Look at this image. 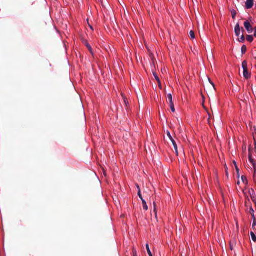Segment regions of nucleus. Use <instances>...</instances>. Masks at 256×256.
I'll list each match as a JSON object with an SVG mask.
<instances>
[{
	"instance_id": "f257e3e1",
	"label": "nucleus",
	"mask_w": 256,
	"mask_h": 256,
	"mask_svg": "<svg viewBox=\"0 0 256 256\" xmlns=\"http://www.w3.org/2000/svg\"><path fill=\"white\" fill-rule=\"evenodd\" d=\"M242 68L244 70L243 75L245 78L248 79L250 77V74L248 71V63L246 60H244L242 62Z\"/></svg>"
},
{
	"instance_id": "f03ea898",
	"label": "nucleus",
	"mask_w": 256,
	"mask_h": 256,
	"mask_svg": "<svg viewBox=\"0 0 256 256\" xmlns=\"http://www.w3.org/2000/svg\"><path fill=\"white\" fill-rule=\"evenodd\" d=\"M248 158H249V162H250V164L253 167L254 172V174L256 173V162L252 158L250 151V154H249V156H248Z\"/></svg>"
},
{
	"instance_id": "7ed1b4c3",
	"label": "nucleus",
	"mask_w": 256,
	"mask_h": 256,
	"mask_svg": "<svg viewBox=\"0 0 256 256\" xmlns=\"http://www.w3.org/2000/svg\"><path fill=\"white\" fill-rule=\"evenodd\" d=\"M244 26L248 33H252V32L253 28L250 22L248 20L244 22Z\"/></svg>"
},
{
	"instance_id": "20e7f679",
	"label": "nucleus",
	"mask_w": 256,
	"mask_h": 256,
	"mask_svg": "<svg viewBox=\"0 0 256 256\" xmlns=\"http://www.w3.org/2000/svg\"><path fill=\"white\" fill-rule=\"evenodd\" d=\"M254 6V0H246V7L247 9L251 8Z\"/></svg>"
},
{
	"instance_id": "39448f33",
	"label": "nucleus",
	"mask_w": 256,
	"mask_h": 256,
	"mask_svg": "<svg viewBox=\"0 0 256 256\" xmlns=\"http://www.w3.org/2000/svg\"><path fill=\"white\" fill-rule=\"evenodd\" d=\"M234 32L236 36H239L240 34V28L238 24H237L235 26Z\"/></svg>"
},
{
	"instance_id": "423d86ee",
	"label": "nucleus",
	"mask_w": 256,
	"mask_h": 256,
	"mask_svg": "<svg viewBox=\"0 0 256 256\" xmlns=\"http://www.w3.org/2000/svg\"><path fill=\"white\" fill-rule=\"evenodd\" d=\"M167 102H168L170 104L174 103L172 102V96L170 94H168Z\"/></svg>"
},
{
	"instance_id": "0eeeda50",
	"label": "nucleus",
	"mask_w": 256,
	"mask_h": 256,
	"mask_svg": "<svg viewBox=\"0 0 256 256\" xmlns=\"http://www.w3.org/2000/svg\"><path fill=\"white\" fill-rule=\"evenodd\" d=\"M171 142H172V144H173V146L174 147L176 153L178 155V146H177V144H176V142H175V140L174 139L172 140H171Z\"/></svg>"
},
{
	"instance_id": "6e6552de",
	"label": "nucleus",
	"mask_w": 256,
	"mask_h": 256,
	"mask_svg": "<svg viewBox=\"0 0 256 256\" xmlns=\"http://www.w3.org/2000/svg\"><path fill=\"white\" fill-rule=\"evenodd\" d=\"M153 75H154L155 79L158 82L159 86L160 87L161 86V82H160V79L158 78V74H156V72H153Z\"/></svg>"
},
{
	"instance_id": "1a4fd4ad",
	"label": "nucleus",
	"mask_w": 256,
	"mask_h": 256,
	"mask_svg": "<svg viewBox=\"0 0 256 256\" xmlns=\"http://www.w3.org/2000/svg\"><path fill=\"white\" fill-rule=\"evenodd\" d=\"M86 46L87 47V48H88V50L90 51V54L93 55L94 53H93V51H92V48L91 47V46H90V44H88L86 42Z\"/></svg>"
},
{
	"instance_id": "9d476101",
	"label": "nucleus",
	"mask_w": 256,
	"mask_h": 256,
	"mask_svg": "<svg viewBox=\"0 0 256 256\" xmlns=\"http://www.w3.org/2000/svg\"><path fill=\"white\" fill-rule=\"evenodd\" d=\"M142 206L143 208L145 210H148V206L146 204V202L144 200H142Z\"/></svg>"
},
{
	"instance_id": "9b49d317",
	"label": "nucleus",
	"mask_w": 256,
	"mask_h": 256,
	"mask_svg": "<svg viewBox=\"0 0 256 256\" xmlns=\"http://www.w3.org/2000/svg\"><path fill=\"white\" fill-rule=\"evenodd\" d=\"M146 246V250H147V252H148V254L149 256H152V253L150 250V247H149V245L148 244H147Z\"/></svg>"
},
{
	"instance_id": "f8f14e48",
	"label": "nucleus",
	"mask_w": 256,
	"mask_h": 256,
	"mask_svg": "<svg viewBox=\"0 0 256 256\" xmlns=\"http://www.w3.org/2000/svg\"><path fill=\"white\" fill-rule=\"evenodd\" d=\"M122 96L123 98L124 102L126 106H128V100L127 98H126V96L122 94Z\"/></svg>"
},
{
	"instance_id": "ddd939ff",
	"label": "nucleus",
	"mask_w": 256,
	"mask_h": 256,
	"mask_svg": "<svg viewBox=\"0 0 256 256\" xmlns=\"http://www.w3.org/2000/svg\"><path fill=\"white\" fill-rule=\"evenodd\" d=\"M136 187H137V188L138 189V196L141 199V200H144L143 198H142V195L141 194L139 186L137 184L136 185Z\"/></svg>"
},
{
	"instance_id": "4468645a",
	"label": "nucleus",
	"mask_w": 256,
	"mask_h": 256,
	"mask_svg": "<svg viewBox=\"0 0 256 256\" xmlns=\"http://www.w3.org/2000/svg\"><path fill=\"white\" fill-rule=\"evenodd\" d=\"M246 40L248 42H252L254 40L253 36H250V35L247 36H246Z\"/></svg>"
},
{
	"instance_id": "2eb2a0df",
	"label": "nucleus",
	"mask_w": 256,
	"mask_h": 256,
	"mask_svg": "<svg viewBox=\"0 0 256 256\" xmlns=\"http://www.w3.org/2000/svg\"><path fill=\"white\" fill-rule=\"evenodd\" d=\"M250 235H251V238H252V240L254 242H256V236L254 234L253 232H251Z\"/></svg>"
},
{
	"instance_id": "dca6fc26",
	"label": "nucleus",
	"mask_w": 256,
	"mask_h": 256,
	"mask_svg": "<svg viewBox=\"0 0 256 256\" xmlns=\"http://www.w3.org/2000/svg\"><path fill=\"white\" fill-rule=\"evenodd\" d=\"M242 52V54H244L246 51V47L245 45H244L241 48Z\"/></svg>"
},
{
	"instance_id": "f3484780",
	"label": "nucleus",
	"mask_w": 256,
	"mask_h": 256,
	"mask_svg": "<svg viewBox=\"0 0 256 256\" xmlns=\"http://www.w3.org/2000/svg\"><path fill=\"white\" fill-rule=\"evenodd\" d=\"M190 37L191 39H194L195 38L194 32L192 30H191L190 32Z\"/></svg>"
},
{
	"instance_id": "a211bd4d",
	"label": "nucleus",
	"mask_w": 256,
	"mask_h": 256,
	"mask_svg": "<svg viewBox=\"0 0 256 256\" xmlns=\"http://www.w3.org/2000/svg\"><path fill=\"white\" fill-rule=\"evenodd\" d=\"M170 109H171V110L174 112H175V108H174V104H170Z\"/></svg>"
},
{
	"instance_id": "6ab92c4d",
	"label": "nucleus",
	"mask_w": 256,
	"mask_h": 256,
	"mask_svg": "<svg viewBox=\"0 0 256 256\" xmlns=\"http://www.w3.org/2000/svg\"><path fill=\"white\" fill-rule=\"evenodd\" d=\"M232 18H235L236 15V12L235 10H233L232 11Z\"/></svg>"
},
{
	"instance_id": "aec40b11",
	"label": "nucleus",
	"mask_w": 256,
	"mask_h": 256,
	"mask_svg": "<svg viewBox=\"0 0 256 256\" xmlns=\"http://www.w3.org/2000/svg\"><path fill=\"white\" fill-rule=\"evenodd\" d=\"M239 42H244L245 40V38L244 35H242L240 38L238 39Z\"/></svg>"
},
{
	"instance_id": "412c9836",
	"label": "nucleus",
	"mask_w": 256,
	"mask_h": 256,
	"mask_svg": "<svg viewBox=\"0 0 256 256\" xmlns=\"http://www.w3.org/2000/svg\"><path fill=\"white\" fill-rule=\"evenodd\" d=\"M154 212L155 213V216H156V218H157V212H156V204H155V202L154 203Z\"/></svg>"
},
{
	"instance_id": "4be33fe9",
	"label": "nucleus",
	"mask_w": 256,
	"mask_h": 256,
	"mask_svg": "<svg viewBox=\"0 0 256 256\" xmlns=\"http://www.w3.org/2000/svg\"><path fill=\"white\" fill-rule=\"evenodd\" d=\"M252 199V200L253 202H255L256 200V194L255 195H252L251 196Z\"/></svg>"
},
{
	"instance_id": "5701e85b",
	"label": "nucleus",
	"mask_w": 256,
	"mask_h": 256,
	"mask_svg": "<svg viewBox=\"0 0 256 256\" xmlns=\"http://www.w3.org/2000/svg\"><path fill=\"white\" fill-rule=\"evenodd\" d=\"M250 196L255 195V194H256L254 191L252 189L250 190Z\"/></svg>"
},
{
	"instance_id": "b1692460",
	"label": "nucleus",
	"mask_w": 256,
	"mask_h": 256,
	"mask_svg": "<svg viewBox=\"0 0 256 256\" xmlns=\"http://www.w3.org/2000/svg\"><path fill=\"white\" fill-rule=\"evenodd\" d=\"M132 252L134 256H137L136 251L134 248L133 249Z\"/></svg>"
},
{
	"instance_id": "393cba45",
	"label": "nucleus",
	"mask_w": 256,
	"mask_h": 256,
	"mask_svg": "<svg viewBox=\"0 0 256 256\" xmlns=\"http://www.w3.org/2000/svg\"><path fill=\"white\" fill-rule=\"evenodd\" d=\"M234 166H236V170L237 172H239V168H238V166H236V162H234Z\"/></svg>"
},
{
	"instance_id": "a878e982",
	"label": "nucleus",
	"mask_w": 256,
	"mask_h": 256,
	"mask_svg": "<svg viewBox=\"0 0 256 256\" xmlns=\"http://www.w3.org/2000/svg\"><path fill=\"white\" fill-rule=\"evenodd\" d=\"M168 138H170V140H173V138H172V136L170 135V133L169 132L168 133Z\"/></svg>"
},
{
	"instance_id": "bb28decb",
	"label": "nucleus",
	"mask_w": 256,
	"mask_h": 256,
	"mask_svg": "<svg viewBox=\"0 0 256 256\" xmlns=\"http://www.w3.org/2000/svg\"><path fill=\"white\" fill-rule=\"evenodd\" d=\"M242 180L244 182L245 181H246V182L247 181L246 180V178L245 176H242Z\"/></svg>"
},
{
	"instance_id": "cd10ccee",
	"label": "nucleus",
	"mask_w": 256,
	"mask_h": 256,
	"mask_svg": "<svg viewBox=\"0 0 256 256\" xmlns=\"http://www.w3.org/2000/svg\"><path fill=\"white\" fill-rule=\"evenodd\" d=\"M254 36L255 37H256V28H254Z\"/></svg>"
},
{
	"instance_id": "c85d7f7f",
	"label": "nucleus",
	"mask_w": 256,
	"mask_h": 256,
	"mask_svg": "<svg viewBox=\"0 0 256 256\" xmlns=\"http://www.w3.org/2000/svg\"><path fill=\"white\" fill-rule=\"evenodd\" d=\"M254 149H255V152L256 153V142H254Z\"/></svg>"
},
{
	"instance_id": "c756f323",
	"label": "nucleus",
	"mask_w": 256,
	"mask_h": 256,
	"mask_svg": "<svg viewBox=\"0 0 256 256\" xmlns=\"http://www.w3.org/2000/svg\"><path fill=\"white\" fill-rule=\"evenodd\" d=\"M90 28H91V30H93V28L92 27V26H91L90 25H89Z\"/></svg>"
},
{
	"instance_id": "7c9ffc66",
	"label": "nucleus",
	"mask_w": 256,
	"mask_h": 256,
	"mask_svg": "<svg viewBox=\"0 0 256 256\" xmlns=\"http://www.w3.org/2000/svg\"><path fill=\"white\" fill-rule=\"evenodd\" d=\"M254 225L256 226V222H254Z\"/></svg>"
}]
</instances>
